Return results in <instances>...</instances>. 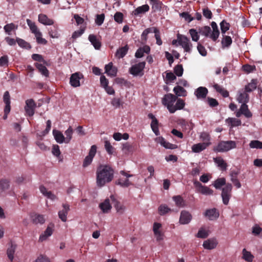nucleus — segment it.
<instances>
[{
	"label": "nucleus",
	"mask_w": 262,
	"mask_h": 262,
	"mask_svg": "<svg viewBox=\"0 0 262 262\" xmlns=\"http://www.w3.org/2000/svg\"><path fill=\"white\" fill-rule=\"evenodd\" d=\"M160 143L166 148L173 149L177 148V145L167 142L163 138H161Z\"/></svg>",
	"instance_id": "obj_45"
},
{
	"label": "nucleus",
	"mask_w": 262,
	"mask_h": 262,
	"mask_svg": "<svg viewBox=\"0 0 262 262\" xmlns=\"http://www.w3.org/2000/svg\"><path fill=\"white\" fill-rule=\"evenodd\" d=\"M211 30L210 27L206 26L199 29V33L206 37H210Z\"/></svg>",
	"instance_id": "obj_40"
},
{
	"label": "nucleus",
	"mask_w": 262,
	"mask_h": 262,
	"mask_svg": "<svg viewBox=\"0 0 262 262\" xmlns=\"http://www.w3.org/2000/svg\"><path fill=\"white\" fill-rule=\"evenodd\" d=\"M232 42V40L230 36L223 35V38L222 40L223 48L229 47Z\"/></svg>",
	"instance_id": "obj_50"
},
{
	"label": "nucleus",
	"mask_w": 262,
	"mask_h": 262,
	"mask_svg": "<svg viewBox=\"0 0 262 262\" xmlns=\"http://www.w3.org/2000/svg\"><path fill=\"white\" fill-rule=\"evenodd\" d=\"M177 97L171 93L165 94L162 99V103L166 106L170 112V107L172 106L174 103L176 101Z\"/></svg>",
	"instance_id": "obj_5"
},
{
	"label": "nucleus",
	"mask_w": 262,
	"mask_h": 262,
	"mask_svg": "<svg viewBox=\"0 0 262 262\" xmlns=\"http://www.w3.org/2000/svg\"><path fill=\"white\" fill-rule=\"evenodd\" d=\"M111 199L112 201L115 202L114 207H115L117 212L122 213L124 210V207L121 205L120 202L116 201L115 198L113 195L111 196Z\"/></svg>",
	"instance_id": "obj_56"
},
{
	"label": "nucleus",
	"mask_w": 262,
	"mask_h": 262,
	"mask_svg": "<svg viewBox=\"0 0 262 262\" xmlns=\"http://www.w3.org/2000/svg\"><path fill=\"white\" fill-rule=\"evenodd\" d=\"M33 222L34 223L42 224L45 222L44 216L41 214H35L33 217Z\"/></svg>",
	"instance_id": "obj_51"
},
{
	"label": "nucleus",
	"mask_w": 262,
	"mask_h": 262,
	"mask_svg": "<svg viewBox=\"0 0 262 262\" xmlns=\"http://www.w3.org/2000/svg\"><path fill=\"white\" fill-rule=\"evenodd\" d=\"M194 185L198 189V191L205 195H212L213 191L209 187L203 186L198 181L194 182Z\"/></svg>",
	"instance_id": "obj_13"
},
{
	"label": "nucleus",
	"mask_w": 262,
	"mask_h": 262,
	"mask_svg": "<svg viewBox=\"0 0 262 262\" xmlns=\"http://www.w3.org/2000/svg\"><path fill=\"white\" fill-rule=\"evenodd\" d=\"M27 23L28 26L29 27L31 32L35 35L37 42L39 44L42 45L47 44V41L41 37L42 34L38 29L35 23L29 19H27Z\"/></svg>",
	"instance_id": "obj_2"
},
{
	"label": "nucleus",
	"mask_w": 262,
	"mask_h": 262,
	"mask_svg": "<svg viewBox=\"0 0 262 262\" xmlns=\"http://www.w3.org/2000/svg\"><path fill=\"white\" fill-rule=\"evenodd\" d=\"M180 15L182 18H184L185 20L187 21L188 23H190L191 21H192L194 17H192L191 15H190L188 12H184L180 14Z\"/></svg>",
	"instance_id": "obj_63"
},
{
	"label": "nucleus",
	"mask_w": 262,
	"mask_h": 262,
	"mask_svg": "<svg viewBox=\"0 0 262 262\" xmlns=\"http://www.w3.org/2000/svg\"><path fill=\"white\" fill-rule=\"evenodd\" d=\"M204 215L209 220L213 221L217 219L219 216L218 210L215 208L207 209L204 213Z\"/></svg>",
	"instance_id": "obj_14"
},
{
	"label": "nucleus",
	"mask_w": 262,
	"mask_h": 262,
	"mask_svg": "<svg viewBox=\"0 0 262 262\" xmlns=\"http://www.w3.org/2000/svg\"><path fill=\"white\" fill-rule=\"evenodd\" d=\"M176 102V104H173L172 106L170 107L171 109L170 111V113L173 114L175 113L177 110H182L185 105V102L183 99L181 98H177Z\"/></svg>",
	"instance_id": "obj_18"
},
{
	"label": "nucleus",
	"mask_w": 262,
	"mask_h": 262,
	"mask_svg": "<svg viewBox=\"0 0 262 262\" xmlns=\"http://www.w3.org/2000/svg\"><path fill=\"white\" fill-rule=\"evenodd\" d=\"M173 92L176 94V96L185 97L187 96V92L186 90L181 86L177 85L173 88Z\"/></svg>",
	"instance_id": "obj_29"
},
{
	"label": "nucleus",
	"mask_w": 262,
	"mask_h": 262,
	"mask_svg": "<svg viewBox=\"0 0 262 262\" xmlns=\"http://www.w3.org/2000/svg\"><path fill=\"white\" fill-rule=\"evenodd\" d=\"M49 33L52 38H58L59 34L57 31V27L56 26H53L49 30Z\"/></svg>",
	"instance_id": "obj_57"
},
{
	"label": "nucleus",
	"mask_w": 262,
	"mask_h": 262,
	"mask_svg": "<svg viewBox=\"0 0 262 262\" xmlns=\"http://www.w3.org/2000/svg\"><path fill=\"white\" fill-rule=\"evenodd\" d=\"M38 21L44 25H53L54 24V20L43 14L38 15Z\"/></svg>",
	"instance_id": "obj_25"
},
{
	"label": "nucleus",
	"mask_w": 262,
	"mask_h": 262,
	"mask_svg": "<svg viewBox=\"0 0 262 262\" xmlns=\"http://www.w3.org/2000/svg\"><path fill=\"white\" fill-rule=\"evenodd\" d=\"M192 219L191 214L187 211L183 210L181 212L179 222L181 224H187Z\"/></svg>",
	"instance_id": "obj_15"
},
{
	"label": "nucleus",
	"mask_w": 262,
	"mask_h": 262,
	"mask_svg": "<svg viewBox=\"0 0 262 262\" xmlns=\"http://www.w3.org/2000/svg\"><path fill=\"white\" fill-rule=\"evenodd\" d=\"M240 113L244 115L246 118H251L252 116L251 112L248 108V106L245 103H243L240 107Z\"/></svg>",
	"instance_id": "obj_31"
},
{
	"label": "nucleus",
	"mask_w": 262,
	"mask_h": 262,
	"mask_svg": "<svg viewBox=\"0 0 262 262\" xmlns=\"http://www.w3.org/2000/svg\"><path fill=\"white\" fill-rule=\"evenodd\" d=\"M99 207L103 213H107L111 209L112 206L108 199H106L104 201L99 204Z\"/></svg>",
	"instance_id": "obj_30"
},
{
	"label": "nucleus",
	"mask_w": 262,
	"mask_h": 262,
	"mask_svg": "<svg viewBox=\"0 0 262 262\" xmlns=\"http://www.w3.org/2000/svg\"><path fill=\"white\" fill-rule=\"evenodd\" d=\"M114 176V170L110 165H100L96 170V184L98 187L104 186L111 182Z\"/></svg>",
	"instance_id": "obj_1"
},
{
	"label": "nucleus",
	"mask_w": 262,
	"mask_h": 262,
	"mask_svg": "<svg viewBox=\"0 0 262 262\" xmlns=\"http://www.w3.org/2000/svg\"><path fill=\"white\" fill-rule=\"evenodd\" d=\"M149 10V7L148 5L145 4L141 6L137 7L133 12V14L135 16H139L141 14L145 13Z\"/></svg>",
	"instance_id": "obj_24"
},
{
	"label": "nucleus",
	"mask_w": 262,
	"mask_h": 262,
	"mask_svg": "<svg viewBox=\"0 0 262 262\" xmlns=\"http://www.w3.org/2000/svg\"><path fill=\"white\" fill-rule=\"evenodd\" d=\"M3 101L5 104V106L4 107V115L3 116V119L4 120L7 119L8 117V115L9 114L11 110V106H10V96L8 91H6L4 93L3 96Z\"/></svg>",
	"instance_id": "obj_9"
},
{
	"label": "nucleus",
	"mask_w": 262,
	"mask_h": 262,
	"mask_svg": "<svg viewBox=\"0 0 262 262\" xmlns=\"http://www.w3.org/2000/svg\"><path fill=\"white\" fill-rule=\"evenodd\" d=\"M214 161L222 170L225 171L227 169V164L222 157H218L214 158Z\"/></svg>",
	"instance_id": "obj_32"
},
{
	"label": "nucleus",
	"mask_w": 262,
	"mask_h": 262,
	"mask_svg": "<svg viewBox=\"0 0 262 262\" xmlns=\"http://www.w3.org/2000/svg\"><path fill=\"white\" fill-rule=\"evenodd\" d=\"M64 134L66 136V138H65V139H66L65 142L68 143L70 141V140L72 139V134H73L72 128L71 126H70L68 128V129L65 132Z\"/></svg>",
	"instance_id": "obj_61"
},
{
	"label": "nucleus",
	"mask_w": 262,
	"mask_h": 262,
	"mask_svg": "<svg viewBox=\"0 0 262 262\" xmlns=\"http://www.w3.org/2000/svg\"><path fill=\"white\" fill-rule=\"evenodd\" d=\"M217 244L216 240L214 238H210L205 241L203 243V247L206 249L211 250L214 249Z\"/></svg>",
	"instance_id": "obj_22"
},
{
	"label": "nucleus",
	"mask_w": 262,
	"mask_h": 262,
	"mask_svg": "<svg viewBox=\"0 0 262 262\" xmlns=\"http://www.w3.org/2000/svg\"><path fill=\"white\" fill-rule=\"evenodd\" d=\"M96 149L97 147L96 145H94L91 146L89 155L84 160L83 163V166L84 167H87L92 163L93 159L96 153Z\"/></svg>",
	"instance_id": "obj_12"
},
{
	"label": "nucleus",
	"mask_w": 262,
	"mask_h": 262,
	"mask_svg": "<svg viewBox=\"0 0 262 262\" xmlns=\"http://www.w3.org/2000/svg\"><path fill=\"white\" fill-rule=\"evenodd\" d=\"M39 189L40 192L45 196H47L48 198L54 200L55 198V195H54L51 191H48L46 188L43 186H41L39 187Z\"/></svg>",
	"instance_id": "obj_48"
},
{
	"label": "nucleus",
	"mask_w": 262,
	"mask_h": 262,
	"mask_svg": "<svg viewBox=\"0 0 262 262\" xmlns=\"http://www.w3.org/2000/svg\"><path fill=\"white\" fill-rule=\"evenodd\" d=\"M257 81L256 79H253L251 82L245 86V90L246 92H251L257 88Z\"/></svg>",
	"instance_id": "obj_36"
},
{
	"label": "nucleus",
	"mask_w": 262,
	"mask_h": 262,
	"mask_svg": "<svg viewBox=\"0 0 262 262\" xmlns=\"http://www.w3.org/2000/svg\"><path fill=\"white\" fill-rule=\"evenodd\" d=\"M128 49L129 48L127 45H126L124 47L119 48L115 53L116 57L119 59L123 58L127 54Z\"/></svg>",
	"instance_id": "obj_28"
},
{
	"label": "nucleus",
	"mask_w": 262,
	"mask_h": 262,
	"mask_svg": "<svg viewBox=\"0 0 262 262\" xmlns=\"http://www.w3.org/2000/svg\"><path fill=\"white\" fill-rule=\"evenodd\" d=\"M104 146L106 151L108 154H113L114 150V148L111 145L109 141L106 140L104 142Z\"/></svg>",
	"instance_id": "obj_62"
},
{
	"label": "nucleus",
	"mask_w": 262,
	"mask_h": 262,
	"mask_svg": "<svg viewBox=\"0 0 262 262\" xmlns=\"http://www.w3.org/2000/svg\"><path fill=\"white\" fill-rule=\"evenodd\" d=\"M220 27L222 33L224 34L228 30H229L230 25L225 20H223L220 23Z\"/></svg>",
	"instance_id": "obj_53"
},
{
	"label": "nucleus",
	"mask_w": 262,
	"mask_h": 262,
	"mask_svg": "<svg viewBox=\"0 0 262 262\" xmlns=\"http://www.w3.org/2000/svg\"><path fill=\"white\" fill-rule=\"evenodd\" d=\"M226 122L231 125V127L238 126L241 125L242 122L240 120L234 118H228Z\"/></svg>",
	"instance_id": "obj_42"
},
{
	"label": "nucleus",
	"mask_w": 262,
	"mask_h": 262,
	"mask_svg": "<svg viewBox=\"0 0 262 262\" xmlns=\"http://www.w3.org/2000/svg\"><path fill=\"white\" fill-rule=\"evenodd\" d=\"M249 146L251 148L262 149V142L258 140H252L249 143Z\"/></svg>",
	"instance_id": "obj_58"
},
{
	"label": "nucleus",
	"mask_w": 262,
	"mask_h": 262,
	"mask_svg": "<svg viewBox=\"0 0 262 262\" xmlns=\"http://www.w3.org/2000/svg\"><path fill=\"white\" fill-rule=\"evenodd\" d=\"M162 225L159 223H155L153 225V231L157 241L163 240L164 234L160 230Z\"/></svg>",
	"instance_id": "obj_16"
},
{
	"label": "nucleus",
	"mask_w": 262,
	"mask_h": 262,
	"mask_svg": "<svg viewBox=\"0 0 262 262\" xmlns=\"http://www.w3.org/2000/svg\"><path fill=\"white\" fill-rule=\"evenodd\" d=\"M10 186V182L7 179H1L0 180V190L2 191L8 189Z\"/></svg>",
	"instance_id": "obj_54"
},
{
	"label": "nucleus",
	"mask_w": 262,
	"mask_h": 262,
	"mask_svg": "<svg viewBox=\"0 0 262 262\" xmlns=\"http://www.w3.org/2000/svg\"><path fill=\"white\" fill-rule=\"evenodd\" d=\"M53 134L57 142L59 143H62L63 142H65L66 139L60 131L54 129L53 130Z\"/></svg>",
	"instance_id": "obj_33"
},
{
	"label": "nucleus",
	"mask_w": 262,
	"mask_h": 262,
	"mask_svg": "<svg viewBox=\"0 0 262 262\" xmlns=\"http://www.w3.org/2000/svg\"><path fill=\"white\" fill-rule=\"evenodd\" d=\"M178 42L184 51L186 52L190 53L191 51V47L192 46L190 39L185 36H178Z\"/></svg>",
	"instance_id": "obj_7"
},
{
	"label": "nucleus",
	"mask_w": 262,
	"mask_h": 262,
	"mask_svg": "<svg viewBox=\"0 0 262 262\" xmlns=\"http://www.w3.org/2000/svg\"><path fill=\"white\" fill-rule=\"evenodd\" d=\"M236 144L234 141H222L214 148V150L217 152H226L236 148Z\"/></svg>",
	"instance_id": "obj_3"
},
{
	"label": "nucleus",
	"mask_w": 262,
	"mask_h": 262,
	"mask_svg": "<svg viewBox=\"0 0 262 262\" xmlns=\"http://www.w3.org/2000/svg\"><path fill=\"white\" fill-rule=\"evenodd\" d=\"M16 41H17L18 45H19V46H20L21 48H24L25 49H30L31 48L30 45L23 39L17 38H16Z\"/></svg>",
	"instance_id": "obj_59"
},
{
	"label": "nucleus",
	"mask_w": 262,
	"mask_h": 262,
	"mask_svg": "<svg viewBox=\"0 0 262 262\" xmlns=\"http://www.w3.org/2000/svg\"><path fill=\"white\" fill-rule=\"evenodd\" d=\"M89 40L91 42L92 45H93L95 49L99 50L101 46V42L97 38V36L95 35H89Z\"/></svg>",
	"instance_id": "obj_27"
},
{
	"label": "nucleus",
	"mask_w": 262,
	"mask_h": 262,
	"mask_svg": "<svg viewBox=\"0 0 262 262\" xmlns=\"http://www.w3.org/2000/svg\"><path fill=\"white\" fill-rule=\"evenodd\" d=\"M208 93V89L203 86H200L194 92V94L198 99L206 98Z\"/></svg>",
	"instance_id": "obj_17"
},
{
	"label": "nucleus",
	"mask_w": 262,
	"mask_h": 262,
	"mask_svg": "<svg viewBox=\"0 0 262 262\" xmlns=\"http://www.w3.org/2000/svg\"><path fill=\"white\" fill-rule=\"evenodd\" d=\"M247 93L248 92H246V91H245L244 92L241 93L239 94L237 99V101L239 103H242V104L245 103L246 104L249 102V96L247 94Z\"/></svg>",
	"instance_id": "obj_37"
},
{
	"label": "nucleus",
	"mask_w": 262,
	"mask_h": 262,
	"mask_svg": "<svg viewBox=\"0 0 262 262\" xmlns=\"http://www.w3.org/2000/svg\"><path fill=\"white\" fill-rule=\"evenodd\" d=\"M213 88L218 93L221 94L223 97L226 98L229 96V92L220 85L217 84H215L213 85Z\"/></svg>",
	"instance_id": "obj_38"
},
{
	"label": "nucleus",
	"mask_w": 262,
	"mask_h": 262,
	"mask_svg": "<svg viewBox=\"0 0 262 262\" xmlns=\"http://www.w3.org/2000/svg\"><path fill=\"white\" fill-rule=\"evenodd\" d=\"M197 49L199 53L203 56H206L207 54L205 48L200 43H198Z\"/></svg>",
	"instance_id": "obj_64"
},
{
	"label": "nucleus",
	"mask_w": 262,
	"mask_h": 262,
	"mask_svg": "<svg viewBox=\"0 0 262 262\" xmlns=\"http://www.w3.org/2000/svg\"><path fill=\"white\" fill-rule=\"evenodd\" d=\"M176 205L178 207H183L185 206V201L180 195H176L172 197Z\"/></svg>",
	"instance_id": "obj_39"
},
{
	"label": "nucleus",
	"mask_w": 262,
	"mask_h": 262,
	"mask_svg": "<svg viewBox=\"0 0 262 262\" xmlns=\"http://www.w3.org/2000/svg\"><path fill=\"white\" fill-rule=\"evenodd\" d=\"M170 211L171 209L165 204H162L158 208V212L161 215H164Z\"/></svg>",
	"instance_id": "obj_52"
},
{
	"label": "nucleus",
	"mask_w": 262,
	"mask_h": 262,
	"mask_svg": "<svg viewBox=\"0 0 262 262\" xmlns=\"http://www.w3.org/2000/svg\"><path fill=\"white\" fill-rule=\"evenodd\" d=\"M232 189V186L230 183H227L222 189L221 196L223 202L225 205H227L229 203V200L231 196Z\"/></svg>",
	"instance_id": "obj_6"
},
{
	"label": "nucleus",
	"mask_w": 262,
	"mask_h": 262,
	"mask_svg": "<svg viewBox=\"0 0 262 262\" xmlns=\"http://www.w3.org/2000/svg\"><path fill=\"white\" fill-rule=\"evenodd\" d=\"M124 102L120 98H114L112 99L111 104L115 108H118L122 106Z\"/></svg>",
	"instance_id": "obj_47"
},
{
	"label": "nucleus",
	"mask_w": 262,
	"mask_h": 262,
	"mask_svg": "<svg viewBox=\"0 0 262 262\" xmlns=\"http://www.w3.org/2000/svg\"><path fill=\"white\" fill-rule=\"evenodd\" d=\"M145 66V62H140L138 63L133 65L129 69V72L134 76L143 75V70Z\"/></svg>",
	"instance_id": "obj_4"
},
{
	"label": "nucleus",
	"mask_w": 262,
	"mask_h": 262,
	"mask_svg": "<svg viewBox=\"0 0 262 262\" xmlns=\"http://www.w3.org/2000/svg\"><path fill=\"white\" fill-rule=\"evenodd\" d=\"M35 66L38 70L39 72L41 73V74L45 76L46 77H48L49 76V70L47 69V68L41 63H35Z\"/></svg>",
	"instance_id": "obj_35"
},
{
	"label": "nucleus",
	"mask_w": 262,
	"mask_h": 262,
	"mask_svg": "<svg viewBox=\"0 0 262 262\" xmlns=\"http://www.w3.org/2000/svg\"><path fill=\"white\" fill-rule=\"evenodd\" d=\"M159 122L157 119H155L154 120H152L150 126L151 128L153 131V132L155 134L156 136H158L160 134L159 130Z\"/></svg>",
	"instance_id": "obj_49"
},
{
	"label": "nucleus",
	"mask_w": 262,
	"mask_h": 262,
	"mask_svg": "<svg viewBox=\"0 0 262 262\" xmlns=\"http://www.w3.org/2000/svg\"><path fill=\"white\" fill-rule=\"evenodd\" d=\"M18 28V26L17 25H15L13 23H10L6 25L4 27V29L5 31V32L8 34L11 35V31L13 30H16Z\"/></svg>",
	"instance_id": "obj_44"
},
{
	"label": "nucleus",
	"mask_w": 262,
	"mask_h": 262,
	"mask_svg": "<svg viewBox=\"0 0 262 262\" xmlns=\"http://www.w3.org/2000/svg\"><path fill=\"white\" fill-rule=\"evenodd\" d=\"M25 111L26 115L32 117L35 113V110L36 107V103L33 99H29L26 100Z\"/></svg>",
	"instance_id": "obj_8"
},
{
	"label": "nucleus",
	"mask_w": 262,
	"mask_h": 262,
	"mask_svg": "<svg viewBox=\"0 0 262 262\" xmlns=\"http://www.w3.org/2000/svg\"><path fill=\"white\" fill-rule=\"evenodd\" d=\"M122 150L125 153H132L135 151V147L133 144L126 142L123 145Z\"/></svg>",
	"instance_id": "obj_43"
},
{
	"label": "nucleus",
	"mask_w": 262,
	"mask_h": 262,
	"mask_svg": "<svg viewBox=\"0 0 262 262\" xmlns=\"http://www.w3.org/2000/svg\"><path fill=\"white\" fill-rule=\"evenodd\" d=\"M174 73L178 77L182 76L183 74V68L182 64H178L174 68Z\"/></svg>",
	"instance_id": "obj_60"
},
{
	"label": "nucleus",
	"mask_w": 262,
	"mask_h": 262,
	"mask_svg": "<svg viewBox=\"0 0 262 262\" xmlns=\"http://www.w3.org/2000/svg\"><path fill=\"white\" fill-rule=\"evenodd\" d=\"M83 78V75L80 72L72 74L70 78V83L73 87L76 88L80 85V80Z\"/></svg>",
	"instance_id": "obj_11"
},
{
	"label": "nucleus",
	"mask_w": 262,
	"mask_h": 262,
	"mask_svg": "<svg viewBox=\"0 0 262 262\" xmlns=\"http://www.w3.org/2000/svg\"><path fill=\"white\" fill-rule=\"evenodd\" d=\"M62 207L63 209L58 212V216L62 222H65L67 220V215L70 210V206L63 204Z\"/></svg>",
	"instance_id": "obj_19"
},
{
	"label": "nucleus",
	"mask_w": 262,
	"mask_h": 262,
	"mask_svg": "<svg viewBox=\"0 0 262 262\" xmlns=\"http://www.w3.org/2000/svg\"><path fill=\"white\" fill-rule=\"evenodd\" d=\"M151 8L154 12L160 11L161 9L162 3L160 0H149Z\"/></svg>",
	"instance_id": "obj_34"
},
{
	"label": "nucleus",
	"mask_w": 262,
	"mask_h": 262,
	"mask_svg": "<svg viewBox=\"0 0 262 262\" xmlns=\"http://www.w3.org/2000/svg\"><path fill=\"white\" fill-rule=\"evenodd\" d=\"M243 258L248 262H252L254 256L251 254V253L247 251L246 249H244L243 250Z\"/></svg>",
	"instance_id": "obj_55"
},
{
	"label": "nucleus",
	"mask_w": 262,
	"mask_h": 262,
	"mask_svg": "<svg viewBox=\"0 0 262 262\" xmlns=\"http://www.w3.org/2000/svg\"><path fill=\"white\" fill-rule=\"evenodd\" d=\"M120 172L122 175L125 176L126 178L125 179L119 178L118 179L116 182L117 185H119L123 187H127L133 185L132 183L130 182L128 179L129 177H133V174H128L124 170H121Z\"/></svg>",
	"instance_id": "obj_10"
},
{
	"label": "nucleus",
	"mask_w": 262,
	"mask_h": 262,
	"mask_svg": "<svg viewBox=\"0 0 262 262\" xmlns=\"http://www.w3.org/2000/svg\"><path fill=\"white\" fill-rule=\"evenodd\" d=\"M16 246L15 245L11 244L10 247L7 249V254L8 258L11 261H12L14 258V254L15 251Z\"/></svg>",
	"instance_id": "obj_41"
},
{
	"label": "nucleus",
	"mask_w": 262,
	"mask_h": 262,
	"mask_svg": "<svg viewBox=\"0 0 262 262\" xmlns=\"http://www.w3.org/2000/svg\"><path fill=\"white\" fill-rule=\"evenodd\" d=\"M51 225L52 227L48 226L44 231V233L40 235L39 241L42 242L45 241L49 236H50L52 234L54 225L53 224Z\"/></svg>",
	"instance_id": "obj_26"
},
{
	"label": "nucleus",
	"mask_w": 262,
	"mask_h": 262,
	"mask_svg": "<svg viewBox=\"0 0 262 262\" xmlns=\"http://www.w3.org/2000/svg\"><path fill=\"white\" fill-rule=\"evenodd\" d=\"M226 179L224 178H218L214 182L213 186L216 189H219L223 186L226 185Z\"/></svg>",
	"instance_id": "obj_46"
},
{
	"label": "nucleus",
	"mask_w": 262,
	"mask_h": 262,
	"mask_svg": "<svg viewBox=\"0 0 262 262\" xmlns=\"http://www.w3.org/2000/svg\"><path fill=\"white\" fill-rule=\"evenodd\" d=\"M210 144V142H203L192 145L191 149L193 152L199 153L205 149Z\"/></svg>",
	"instance_id": "obj_20"
},
{
	"label": "nucleus",
	"mask_w": 262,
	"mask_h": 262,
	"mask_svg": "<svg viewBox=\"0 0 262 262\" xmlns=\"http://www.w3.org/2000/svg\"><path fill=\"white\" fill-rule=\"evenodd\" d=\"M105 72L111 77H115L117 75V69L113 67L112 62H110L105 66Z\"/></svg>",
	"instance_id": "obj_23"
},
{
	"label": "nucleus",
	"mask_w": 262,
	"mask_h": 262,
	"mask_svg": "<svg viewBox=\"0 0 262 262\" xmlns=\"http://www.w3.org/2000/svg\"><path fill=\"white\" fill-rule=\"evenodd\" d=\"M211 26L212 28V31L210 35V38L214 41H215L218 38L220 35V31L218 29L216 23L212 21L211 23Z\"/></svg>",
	"instance_id": "obj_21"
}]
</instances>
